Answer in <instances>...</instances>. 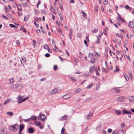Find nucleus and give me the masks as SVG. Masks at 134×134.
<instances>
[{
	"label": "nucleus",
	"instance_id": "nucleus-1",
	"mask_svg": "<svg viewBox=\"0 0 134 134\" xmlns=\"http://www.w3.org/2000/svg\"><path fill=\"white\" fill-rule=\"evenodd\" d=\"M126 97L125 96H122L118 98H117V101L118 102H121L125 101Z\"/></svg>",
	"mask_w": 134,
	"mask_h": 134
},
{
	"label": "nucleus",
	"instance_id": "nucleus-2",
	"mask_svg": "<svg viewBox=\"0 0 134 134\" xmlns=\"http://www.w3.org/2000/svg\"><path fill=\"white\" fill-rule=\"evenodd\" d=\"M18 87H20V88L21 89L22 88V86L20 84H13L11 86V88L13 89L16 88Z\"/></svg>",
	"mask_w": 134,
	"mask_h": 134
},
{
	"label": "nucleus",
	"instance_id": "nucleus-3",
	"mask_svg": "<svg viewBox=\"0 0 134 134\" xmlns=\"http://www.w3.org/2000/svg\"><path fill=\"white\" fill-rule=\"evenodd\" d=\"M45 117L46 116L44 115L40 114L38 116V118L39 120L41 121H43V120L45 118Z\"/></svg>",
	"mask_w": 134,
	"mask_h": 134
},
{
	"label": "nucleus",
	"instance_id": "nucleus-4",
	"mask_svg": "<svg viewBox=\"0 0 134 134\" xmlns=\"http://www.w3.org/2000/svg\"><path fill=\"white\" fill-rule=\"evenodd\" d=\"M18 128V126L16 124L11 125L10 127L11 130L13 131L16 130Z\"/></svg>",
	"mask_w": 134,
	"mask_h": 134
},
{
	"label": "nucleus",
	"instance_id": "nucleus-5",
	"mask_svg": "<svg viewBox=\"0 0 134 134\" xmlns=\"http://www.w3.org/2000/svg\"><path fill=\"white\" fill-rule=\"evenodd\" d=\"M60 90L56 88H55L52 90L51 92V94H55L58 93L60 91Z\"/></svg>",
	"mask_w": 134,
	"mask_h": 134
},
{
	"label": "nucleus",
	"instance_id": "nucleus-6",
	"mask_svg": "<svg viewBox=\"0 0 134 134\" xmlns=\"http://www.w3.org/2000/svg\"><path fill=\"white\" fill-rule=\"evenodd\" d=\"M127 99L130 102H132L134 101V96H131L128 97Z\"/></svg>",
	"mask_w": 134,
	"mask_h": 134
},
{
	"label": "nucleus",
	"instance_id": "nucleus-7",
	"mask_svg": "<svg viewBox=\"0 0 134 134\" xmlns=\"http://www.w3.org/2000/svg\"><path fill=\"white\" fill-rule=\"evenodd\" d=\"M129 26L131 28H134V21H130L128 24Z\"/></svg>",
	"mask_w": 134,
	"mask_h": 134
},
{
	"label": "nucleus",
	"instance_id": "nucleus-8",
	"mask_svg": "<svg viewBox=\"0 0 134 134\" xmlns=\"http://www.w3.org/2000/svg\"><path fill=\"white\" fill-rule=\"evenodd\" d=\"M122 114H131L132 113L130 111H129L128 110H127L125 109H123L122 110Z\"/></svg>",
	"mask_w": 134,
	"mask_h": 134
},
{
	"label": "nucleus",
	"instance_id": "nucleus-9",
	"mask_svg": "<svg viewBox=\"0 0 134 134\" xmlns=\"http://www.w3.org/2000/svg\"><path fill=\"white\" fill-rule=\"evenodd\" d=\"M70 97L71 96L68 94H66L63 96V98L64 99H66L70 98Z\"/></svg>",
	"mask_w": 134,
	"mask_h": 134
},
{
	"label": "nucleus",
	"instance_id": "nucleus-10",
	"mask_svg": "<svg viewBox=\"0 0 134 134\" xmlns=\"http://www.w3.org/2000/svg\"><path fill=\"white\" fill-rule=\"evenodd\" d=\"M95 68V65L93 66H91L90 67L89 69V70L90 73H92L93 72Z\"/></svg>",
	"mask_w": 134,
	"mask_h": 134
},
{
	"label": "nucleus",
	"instance_id": "nucleus-11",
	"mask_svg": "<svg viewBox=\"0 0 134 134\" xmlns=\"http://www.w3.org/2000/svg\"><path fill=\"white\" fill-rule=\"evenodd\" d=\"M92 114L91 113H89L86 116V118L87 119H90L92 116Z\"/></svg>",
	"mask_w": 134,
	"mask_h": 134
},
{
	"label": "nucleus",
	"instance_id": "nucleus-12",
	"mask_svg": "<svg viewBox=\"0 0 134 134\" xmlns=\"http://www.w3.org/2000/svg\"><path fill=\"white\" fill-rule=\"evenodd\" d=\"M67 116L66 115H65L63 116L62 117L60 118L59 120H60L62 121V120H66V118H67Z\"/></svg>",
	"mask_w": 134,
	"mask_h": 134
},
{
	"label": "nucleus",
	"instance_id": "nucleus-13",
	"mask_svg": "<svg viewBox=\"0 0 134 134\" xmlns=\"http://www.w3.org/2000/svg\"><path fill=\"white\" fill-rule=\"evenodd\" d=\"M28 130L29 132L30 133H33L34 132V130L32 127L29 128L28 129Z\"/></svg>",
	"mask_w": 134,
	"mask_h": 134
},
{
	"label": "nucleus",
	"instance_id": "nucleus-14",
	"mask_svg": "<svg viewBox=\"0 0 134 134\" xmlns=\"http://www.w3.org/2000/svg\"><path fill=\"white\" fill-rule=\"evenodd\" d=\"M91 59L90 60V62L91 64L94 63L95 62V59L93 57L92 58H91Z\"/></svg>",
	"mask_w": 134,
	"mask_h": 134
},
{
	"label": "nucleus",
	"instance_id": "nucleus-15",
	"mask_svg": "<svg viewBox=\"0 0 134 134\" xmlns=\"http://www.w3.org/2000/svg\"><path fill=\"white\" fill-rule=\"evenodd\" d=\"M109 53L111 56L113 57H115V53L113 52L111 53L110 49Z\"/></svg>",
	"mask_w": 134,
	"mask_h": 134
},
{
	"label": "nucleus",
	"instance_id": "nucleus-16",
	"mask_svg": "<svg viewBox=\"0 0 134 134\" xmlns=\"http://www.w3.org/2000/svg\"><path fill=\"white\" fill-rule=\"evenodd\" d=\"M38 126L41 129H43L44 128V126L40 122Z\"/></svg>",
	"mask_w": 134,
	"mask_h": 134
},
{
	"label": "nucleus",
	"instance_id": "nucleus-17",
	"mask_svg": "<svg viewBox=\"0 0 134 134\" xmlns=\"http://www.w3.org/2000/svg\"><path fill=\"white\" fill-rule=\"evenodd\" d=\"M25 58H21L20 59V62L21 64L25 62Z\"/></svg>",
	"mask_w": 134,
	"mask_h": 134
},
{
	"label": "nucleus",
	"instance_id": "nucleus-18",
	"mask_svg": "<svg viewBox=\"0 0 134 134\" xmlns=\"http://www.w3.org/2000/svg\"><path fill=\"white\" fill-rule=\"evenodd\" d=\"M81 90V89L80 88H78L74 91V92L75 93H78L80 92Z\"/></svg>",
	"mask_w": 134,
	"mask_h": 134
},
{
	"label": "nucleus",
	"instance_id": "nucleus-19",
	"mask_svg": "<svg viewBox=\"0 0 134 134\" xmlns=\"http://www.w3.org/2000/svg\"><path fill=\"white\" fill-rule=\"evenodd\" d=\"M65 129L63 127L61 130L62 134H66V133L65 131Z\"/></svg>",
	"mask_w": 134,
	"mask_h": 134
},
{
	"label": "nucleus",
	"instance_id": "nucleus-20",
	"mask_svg": "<svg viewBox=\"0 0 134 134\" xmlns=\"http://www.w3.org/2000/svg\"><path fill=\"white\" fill-rule=\"evenodd\" d=\"M121 112V111L119 110H116L115 111V113L117 115H119Z\"/></svg>",
	"mask_w": 134,
	"mask_h": 134
},
{
	"label": "nucleus",
	"instance_id": "nucleus-21",
	"mask_svg": "<svg viewBox=\"0 0 134 134\" xmlns=\"http://www.w3.org/2000/svg\"><path fill=\"white\" fill-rule=\"evenodd\" d=\"M24 126L22 124L20 125V131H22L24 129Z\"/></svg>",
	"mask_w": 134,
	"mask_h": 134
},
{
	"label": "nucleus",
	"instance_id": "nucleus-22",
	"mask_svg": "<svg viewBox=\"0 0 134 134\" xmlns=\"http://www.w3.org/2000/svg\"><path fill=\"white\" fill-rule=\"evenodd\" d=\"M118 15L119 17H117V19L118 20H119L120 19H121L122 21H124V20L119 15V14L118 13Z\"/></svg>",
	"mask_w": 134,
	"mask_h": 134
},
{
	"label": "nucleus",
	"instance_id": "nucleus-23",
	"mask_svg": "<svg viewBox=\"0 0 134 134\" xmlns=\"http://www.w3.org/2000/svg\"><path fill=\"white\" fill-rule=\"evenodd\" d=\"M124 77L125 78L126 80V81H128L129 80V78L128 76L127 75H126V74H124Z\"/></svg>",
	"mask_w": 134,
	"mask_h": 134
},
{
	"label": "nucleus",
	"instance_id": "nucleus-24",
	"mask_svg": "<svg viewBox=\"0 0 134 134\" xmlns=\"http://www.w3.org/2000/svg\"><path fill=\"white\" fill-rule=\"evenodd\" d=\"M7 114L9 116H12L13 115V113L12 112L9 111L7 113Z\"/></svg>",
	"mask_w": 134,
	"mask_h": 134
},
{
	"label": "nucleus",
	"instance_id": "nucleus-25",
	"mask_svg": "<svg viewBox=\"0 0 134 134\" xmlns=\"http://www.w3.org/2000/svg\"><path fill=\"white\" fill-rule=\"evenodd\" d=\"M88 56L89 57L90 59L92 58H93V54L91 53H89L88 55Z\"/></svg>",
	"mask_w": 134,
	"mask_h": 134
},
{
	"label": "nucleus",
	"instance_id": "nucleus-26",
	"mask_svg": "<svg viewBox=\"0 0 134 134\" xmlns=\"http://www.w3.org/2000/svg\"><path fill=\"white\" fill-rule=\"evenodd\" d=\"M118 134H124L123 131L122 130H120L118 132Z\"/></svg>",
	"mask_w": 134,
	"mask_h": 134
},
{
	"label": "nucleus",
	"instance_id": "nucleus-27",
	"mask_svg": "<svg viewBox=\"0 0 134 134\" xmlns=\"http://www.w3.org/2000/svg\"><path fill=\"white\" fill-rule=\"evenodd\" d=\"M56 23L59 26H60L62 25V24L61 22H59L58 21H56Z\"/></svg>",
	"mask_w": 134,
	"mask_h": 134
},
{
	"label": "nucleus",
	"instance_id": "nucleus-28",
	"mask_svg": "<svg viewBox=\"0 0 134 134\" xmlns=\"http://www.w3.org/2000/svg\"><path fill=\"white\" fill-rule=\"evenodd\" d=\"M9 81L10 83H13L14 82V80L13 78H11L9 79Z\"/></svg>",
	"mask_w": 134,
	"mask_h": 134
},
{
	"label": "nucleus",
	"instance_id": "nucleus-29",
	"mask_svg": "<svg viewBox=\"0 0 134 134\" xmlns=\"http://www.w3.org/2000/svg\"><path fill=\"white\" fill-rule=\"evenodd\" d=\"M98 31V30L97 29H95L94 30H93L92 31V33H96Z\"/></svg>",
	"mask_w": 134,
	"mask_h": 134
},
{
	"label": "nucleus",
	"instance_id": "nucleus-30",
	"mask_svg": "<svg viewBox=\"0 0 134 134\" xmlns=\"http://www.w3.org/2000/svg\"><path fill=\"white\" fill-rule=\"evenodd\" d=\"M95 56L98 57L100 56V54L98 53H97L96 52L94 54Z\"/></svg>",
	"mask_w": 134,
	"mask_h": 134
},
{
	"label": "nucleus",
	"instance_id": "nucleus-31",
	"mask_svg": "<svg viewBox=\"0 0 134 134\" xmlns=\"http://www.w3.org/2000/svg\"><path fill=\"white\" fill-rule=\"evenodd\" d=\"M31 119L32 120H35L37 119V117L36 116H34L33 117H31Z\"/></svg>",
	"mask_w": 134,
	"mask_h": 134
},
{
	"label": "nucleus",
	"instance_id": "nucleus-32",
	"mask_svg": "<svg viewBox=\"0 0 134 134\" xmlns=\"http://www.w3.org/2000/svg\"><path fill=\"white\" fill-rule=\"evenodd\" d=\"M43 47L44 49H47L49 48L47 44L44 45L43 46Z\"/></svg>",
	"mask_w": 134,
	"mask_h": 134
},
{
	"label": "nucleus",
	"instance_id": "nucleus-33",
	"mask_svg": "<svg viewBox=\"0 0 134 134\" xmlns=\"http://www.w3.org/2000/svg\"><path fill=\"white\" fill-rule=\"evenodd\" d=\"M100 82L98 83V84H97V86H96V89L97 90H98L99 89V87L100 86Z\"/></svg>",
	"mask_w": 134,
	"mask_h": 134
},
{
	"label": "nucleus",
	"instance_id": "nucleus-34",
	"mask_svg": "<svg viewBox=\"0 0 134 134\" xmlns=\"http://www.w3.org/2000/svg\"><path fill=\"white\" fill-rule=\"evenodd\" d=\"M18 99H23V96L19 95L17 98Z\"/></svg>",
	"mask_w": 134,
	"mask_h": 134
},
{
	"label": "nucleus",
	"instance_id": "nucleus-35",
	"mask_svg": "<svg viewBox=\"0 0 134 134\" xmlns=\"http://www.w3.org/2000/svg\"><path fill=\"white\" fill-rule=\"evenodd\" d=\"M82 13L83 15V16L84 17H86V14L83 11H82Z\"/></svg>",
	"mask_w": 134,
	"mask_h": 134
},
{
	"label": "nucleus",
	"instance_id": "nucleus-36",
	"mask_svg": "<svg viewBox=\"0 0 134 134\" xmlns=\"http://www.w3.org/2000/svg\"><path fill=\"white\" fill-rule=\"evenodd\" d=\"M35 125L38 126L39 124H40V122H39L38 121H35Z\"/></svg>",
	"mask_w": 134,
	"mask_h": 134
},
{
	"label": "nucleus",
	"instance_id": "nucleus-37",
	"mask_svg": "<svg viewBox=\"0 0 134 134\" xmlns=\"http://www.w3.org/2000/svg\"><path fill=\"white\" fill-rule=\"evenodd\" d=\"M32 42L33 43V45L34 47H35L36 44V41L35 40H32Z\"/></svg>",
	"mask_w": 134,
	"mask_h": 134
},
{
	"label": "nucleus",
	"instance_id": "nucleus-38",
	"mask_svg": "<svg viewBox=\"0 0 134 134\" xmlns=\"http://www.w3.org/2000/svg\"><path fill=\"white\" fill-rule=\"evenodd\" d=\"M94 10L95 12H97L98 11V7L97 6L96 7L94 8Z\"/></svg>",
	"mask_w": 134,
	"mask_h": 134
},
{
	"label": "nucleus",
	"instance_id": "nucleus-39",
	"mask_svg": "<svg viewBox=\"0 0 134 134\" xmlns=\"http://www.w3.org/2000/svg\"><path fill=\"white\" fill-rule=\"evenodd\" d=\"M118 132V131L117 130H115L113 132L112 134H116Z\"/></svg>",
	"mask_w": 134,
	"mask_h": 134
},
{
	"label": "nucleus",
	"instance_id": "nucleus-40",
	"mask_svg": "<svg viewBox=\"0 0 134 134\" xmlns=\"http://www.w3.org/2000/svg\"><path fill=\"white\" fill-rule=\"evenodd\" d=\"M59 16H60V20L61 21H63V20H64V18H63L62 16L61 15H59Z\"/></svg>",
	"mask_w": 134,
	"mask_h": 134
},
{
	"label": "nucleus",
	"instance_id": "nucleus-41",
	"mask_svg": "<svg viewBox=\"0 0 134 134\" xmlns=\"http://www.w3.org/2000/svg\"><path fill=\"white\" fill-rule=\"evenodd\" d=\"M29 98V97L28 96L27 97H26L25 98H24L23 99V102H24L27 99Z\"/></svg>",
	"mask_w": 134,
	"mask_h": 134
},
{
	"label": "nucleus",
	"instance_id": "nucleus-42",
	"mask_svg": "<svg viewBox=\"0 0 134 134\" xmlns=\"http://www.w3.org/2000/svg\"><path fill=\"white\" fill-rule=\"evenodd\" d=\"M45 56L47 57H48L50 56V54L49 53H46L45 54Z\"/></svg>",
	"mask_w": 134,
	"mask_h": 134
},
{
	"label": "nucleus",
	"instance_id": "nucleus-43",
	"mask_svg": "<svg viewBox=\"0 0 134 134\" xmlns=\"http://www.w3.org/2000/svg\"><path fill=\"white\" fill-rule=\"evenodd\" d=\"M16 44L18 45H20V42L18 40H16Z\"/></svg>",
	"mask_w": 134,
	"mask_h": 134
},
{
	"label": "nucleus",
	"instance_id": "nucleus-44",
	"mask_svg": "<svg viewBox=\"0 0 134 134\" xmlns=\"http://www.w3.org/2000/svg\"><path fill=\"white\" fill-rule=\"evenodd\" d=\"M52 44L54 45H55V42L53 39L52 40Z\"/></svg>",
	"mask_w": 134,
	"mask_h": 134
},
{
	"label": "nucleus",
	"instance_id": "nucleus-45",
	"mask_svg": "<svg viewBox=\"0 0 134 134\" xmlns=\"http://www.w3.org/2000/svg\"><path fill=\"white\" fill-rule=\"evenodd\" d=\"M119 71V69L118 68V67L117 66H116V70H114V71L118 72V71Z\"/></svg>",
	"mask_w": 134,
	"mask_h": 134
},
{
	"label": "nucleus",
	"instance_id": "nucleus-46",
	"mask_svg": "<svg viewBox=\"0 0 134 134\" xmlns=\"http://www.w3.org/2000/svg\"><path fill=\"white\" fill-rule=\"evenodd\" d=\"M92 85V84H91L90 85H89L87 86V88H90L91 87Z\"/></svg>",
	"mask_w": 134,
	"mask_h": 134
},
{
	"label": "nucleus",
	"instance_id": "nucleus-47",
	"mask_svg": "<svg viewBox=\"0 0 134 134\" xmlns=\"http://www.w3.org/2000/svg\"><path fill=\"white\" fill-rule=\"evenodd\" d=\"M54 69V70H56L57 69V66L56 65H55L53 67Z\"/></svg>",
	"mask_w": 134,
	"mask_h": 134
},
{
	"label": "nucleus",
	"instance_id": "nucleus-48",
	"mask_svg": "<svg viewBox=\"0 0 134 134\" xmlns=\"http://www.w3.org/2000/svg\"><path fill=\"white\" fill-rule=\"evenodd\" d=\"M31 119L30 118H29V119H24V121H25V122H28L30 120V119Z\"/></svg>",
	"mask_w": 134,
	"mask_h": 134
},
{
	"label": "nucleus",
	"instance_id": "nucleus-49",
	"mask_svg": "<svg viewBox=\"0 0 134 134\" xmlns=\"http://www.w3.org/2000/svg\"><path fill=\"white\" fill-rule=\"evenodd\" d=\"M101 36V35H99L98 36L97 38V40H100V38H101V37H100Z\"/></svg>",
	"mask_w": 134,
	"mask_h": 134
},
{
	"label": "nucleus",
	"instance_id": "nucleus-50",
	"mask_svg": "<svg viewBox=\"0 0 134 134\" xmlns=\"http://www.w3.org/2000/svg\"><path fill=\"white\" fill-rule=\"evenodd\" d=\"M77 36L78 37H80L81 36V34L80 33H78L77 34Z\"/></svg>",
	"mask_w": 134,
	"mask_h": 134
},
{
	"label": "nucleus",
	"instance_id": "nucleus-51",
	"mask_svg": "<svg viewBox=\"0 0 134 134\" xmlns=\"http://www.w3.org/2000/svg\"><path fill=\"white\" fill-rule=\"evenodd\" d=\"M0 134H4V130H3L1 131H0Z\"/></svg>",
	"mask_w": 134,
	"mask_h": 134
},
{
	"label": "nucleus",
	"instance_id": "nucleus-52",
	"mask_svg": "<svg viewBox=\"0 0 134 134\" xmlns=\"http://www.w3.org/2000/svg\"><path fill=\"white\" fill-rule=\"evenodd\" d=\"M103 33L105 35H106L107 34V32L106 30L105 29L104 30V31L103 32Z\"/></svg>",
	"mask_w": 134,
	"mask_h": 134
},
{
	"label": "nucleus",
	"instance_id": "nucleus-53",
	"mask_svg": "<svg viewBox=\"0 0 134 134\" xmlns=\"http://www.w3.org/2000/svg\"><path fill=\"white\" fill-rule=\"evenodd\" d=\"M115 92L117 93H120V90L119 89L116 90H115Z\"/></svg>",
	"mask_w": 134,
	"mask_h": 134
},
{
	"label": "nucleus",
	"instance_id": "nucleus-54",
	"mask_svg": "<svg viewBox=\"0 0 134 134\" xmlns=\"http://www.w3.org/2000/svg\"><path fill=\"white\" fill-rule=\"evenodd\" d=\"M70 35H72L73 32V30L72 29H71L70 30Z\"/></svg>",
	"mask_w": 134,
	"mask_h": 134
},
{
	"label": "nucleus",
	"instance_id": "nucleus-55",
	"mask_svg": "<svg viewBox=\"0 0 134 134\" xmlns=\"http://www.w3.org/2000/svg\"><path fill=\"white\" fill-rule=\"evenodd\" d=\"M95 70H96V75H99V73L98 72V71H97V69H95Z\"/></svg>",
	"mask_w": 134,
	"mask_h": 134
},
{
	"label": "nucleus",
	"instance_id": "nucleus-56",
	"mask_svg": "<svg viewBox=\"0 0 134 134\" xmlns=\"http://www.w3.org/2000/svg\"><path fill=\"white\" fill-rule=\"evenodd\" d=\"M125 125L124 123L122 124L121 125V127L122 128H123L124 127Z\"/></svg>",
	"mask_w": 134,
	"mask_h": 134
},
{
	"label": "nucleus",
	"instance_id": "nucleus-57",
	"mask_svg": "<svg viewBox=\"0 0 134 134\" xmlns=\"http://www.w3.org/2000/svg\"><path fill=\"white\" fill-rule=\"evenodd\" d=\"M19 100V103H21V102H23V100L22 99H18Z\"/></svg>",
	"mask_w": 134,
	"mask_h": 134
},
{
	"label": "nucleus",
	"instance_id": "nucleus-58",
	"mask_svg": "<svg viewBox=\"0 0 134 134\" xmlns=\"http://www.w3.org/2000/svg\"><path fill=\"white\" fill-rule=\"evenodd\" d=\"M125 8L126 9H129V8H130V7L129 6H128V5H126L125 6Z\"/></svg>",
	"mask_w": 134,
	"mask_h": 134
},
{
	"label": "nucleus",
	"instance_id": "nucleus-59",
	"mask_svg": "<svg viewBox=\"0 0 134 134\" xmlns=\"http://www.w3.org/2000/svg\"><path fill=\"white\" fill-rule=\"evenodd\" d=\"M41 12L43 14L46 13V11L44 10H41Z\"/></svg>",
	"mask_w": 134,
	"mask_h": 134
},
{
	"label": "nucleus",
	"instance_id": "nucleus-60",
	"mask_svg": "<svg viewBox=\"0 0 134 134\" xmlns=\"http://www.w3.org/2000/svg\"><path fill=\"white\" fill-rule=\"evenodd\" d=\"M71 79L74 81H76V79L75 77H70Z\"/></svg>",
	"mask_w": 134,
	"mask_h": 134
},
{
	"label": "nucleus",
	"instance_id": "nucleus-61",
	"mask_svg": "<svg viewBox=\"0 0 134 134\" xmlns=\"http://www.w3.org/2000/svg\"><path fill=\"white\" fill-rule=\"evenodd\" d=\"M9 26H11L12 27H16V26L14 25L11 24H9Z\"/></svg>",
	"mask_w": 134,
	"mask_h": 134
},
{
	"label": "nucleus",
	"instance_id": "nucleus-62",
	"mask_svg": "<svg viewBox=\"0 0 134 134\" xmlns=\"http://www.w3.org/2000/svg\"><path fill=\"white\" fill-rule=\"evenodd\" d=\"M127 58L130 61V57L129 56V55H127Z\"/></svg>",
	"mask_w": 134,
	"mask_h": 134
},
{
	"label": "nucleus",
	"instance_id": "nucleus-63",
	"mask_svg": "<svg viewBox=\"0 0 134 134\" xmlns=\"http://www.w3.org/2000/svg\"><path fill=\"white\" fill-rule=\"evenodd\" d=\"M36 31L38 33H39L40 32V30L39 29H37L36 30Z\"/></svg>",
	"mask_w": 134,
	"mask_h": 134
},
{
	"label": "nucleus",
	"instance_id": "nucleus-64",
	"mask_svg": "<svg viewBox=\"0 0 134 134\" xmlns=\"http://www.w3.org/2000/svg\"><path fill=\"white\" fill-rule=\"evenodd\" d=\"M102 133L103 134H106V132L105 130H103L102 131Z\"/></svg>",
	"mask_w": 134,
	"mask_h": 134
}]
</instances>
